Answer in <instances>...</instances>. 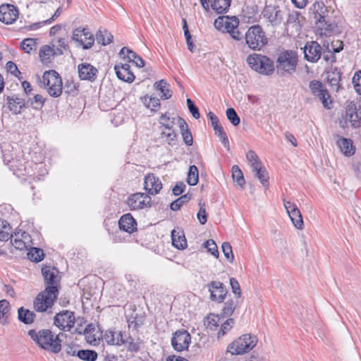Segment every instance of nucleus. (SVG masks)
Instances as JSON below:
<instances>
[{
	"label": "nucleus",
	"mask_w": 361,
	"mask_h": 361,
	"mask_svg": "<svg viewBox=\"0 0 361 361\" xmlns=\"http://www.w3.org/2000/svg\"><path fill=\"white\" fill-rule=\"evenodd\" d=\"M59 271L55 267L45 266L42 269L46 284L45 289L37 294L33 301L34 309L37 312H49L51 309L59 293L57 286Z\"/></svg>",
	"instance_id": "obj_1"
},
{
	"label": "nucleus",
	"mask_w": 361,
	"mask_h": 361,
	"mask_svg": "<svg viewBox=\"0 0 361 361\" xmlns=\"http://www.w3.org/2000/svg\"><path fill=\"white\" fill-rule=\"evenodd\" d=\"M27 334L42 349L55 354L61 350L62 341L59 338L60 334L55 336L49 329H42L39 331L30 329Z\"/></svg>",
	"instance_id": "obj_2"
},
{
	"label": "nucleus",
	"mask_w": 361,
	"mask_h": 361,
	"mask_svg": "<svg viewBox=\"0 0 361 361\" xmlns=\"http://www.w3.org/2000/svg\"><path fill=\"white\" fill-rule=\"evenodd\" d=\"M298 54L293 50H284L277 57L275 69L280 76L292 75L295 72L298 65Z\"/></svg>",
	"instance_id": "obj_3"
},
{
	"label": "nucleus",
	"mask_w": 361,
	"mask_h": 361,
	"mask_svg": "<svg viewBox=\"0 0 361 361\" xmlns=\"http://www.w3.org/2000/svg\"><path fill=\"white\" fill-rule=\"evenodd\" d=\"M247 63L255 71L264 75H270L275 71V65L270 58L259 54H252L247 57Z\"/></svg>",
	"instance_id": "obj_4"
},
{
	"label": "nucleus",
	"mask_w": 361,
	"mask_h": 361,
	"mask_svg": "<svg viewBox=\"0 0 361 361\" xmlns=\"http://www.w3.org/2000/svg\"><path fill=\"white\" fill-rule=\"evenodd\" d=\"M245 44L254 51L261 50L267 43L268 39L259 25L250 26L245 34Z\"/></svg>",
	"instance_id": "obj_5"
},
{
	"label": "nucleus",
	"mask_w": 361,
	"mask_h": 361,
	"mask_svg": "<svg viewBox=\"0 0 361 361\" xmlns=\"http://www.w3.org/2000/svg\"><path fill=\"white\" fill-rule=\"evenodd\" d=\"M257 341V336L243 334L228 345L226 352L231 355L245 354L256 346Z\"/></svg>",
	"instance_id": "obj_6"
},
{
	"label": "nucleus",
	"mask_w": 361,
	"mask_h": 361,
	"mask_svg": "<svg viewBox=\"0 0 361 361\" xmlns=\"http://www.w3.org/2000/svg\"><path fill=\"white\" fill-rule=\"evenodd\" d=\"M42 82L50 96L58 97L61 94L62 79L56 71L49 70L45 71L42 75Z\"/></svg>",
	"instance_id": "obj_7"
},
{
	"label": "nucleus",
	"mask_w": 361,
	"mask_h": 361,
	"mask_svg": "<svg viewBox=\"0 0 361 361\" xmlns=\"http://www.w3.org/2000/svg\"><path fill=\"white\" fill-rule=\"evenodd\" d=\"M309 88L311 94L322 102L324 108L326 109H331V97L324 85L320 80H311L309 83Z\"/></svg>",
	"instance_id": "obj_8"
},
{
	"label": "nucleus",
	"mask_w": 361,
	"mask_h": 361,
	"mask_svg": "<svg viewBox=\"0 0 361 361\" xmlns=\"http://www.w3.org/2000/svg\"><path fill=\"white\" fill-rule=\"evenodd\" d=\"M262 16L272 26H279L284 18V11L276 4H267L263 11Z\"/></svg>",
	"instance_id": "obj_9"
},
{
	"label": "nucleus",
	"mask_w": 361,
	"mask_h": 361,
	"mask_svg": "<svg viewBox=\"0 0 361 361\" xmlns=\"http://www.w3.org/2000/svg\"><path fill=\"white\" fill-rule=\"evenodd\" d=\"M75 323V314L70 310H62L54 317V324L63 331H70Z\"/></svg>",
	"instance_id": "obj_10"
},
{
	"label": "nucleus",
	"mask_w": 361,
	"mask_h": 361,
	"mask_svg": "<svg viewBox=\"0 0 361 361\" xmlns=\"http://www.w3.org/2000/svg\"><path fill=\"white\" fill-rule=\"evenodd\" d=\"M19 16V10L17 6L6 4L0 6V21L11 25L16 21Z\"/></svg>",
	"instance_id": "obj_11"
},
{
	"label": "nucleus",
	"mask_w": 361,
	"mask_h": 361,
	"mask_svg": "<svg viewBox=\"0 0 361 361\" xmlns=\"http://www.w3.org/2000/svg\"><path fill=\"white\" fill-rule=\"evenodd\" d=\"M190 342L191 336L185 330L176 331L171 339V345L173 349L179 352L188 349Z\"/></svg>",
	"instance_id": "obj_12"
},
{
	"label": "nucleus",
	"mask_w": 361,
	"mask_h": 361,
	"mask_svg": "<svg viewBox=\"0 0 361 361\" xmlns=\"http://www.w3.org/2000/svg\"><path fill=\"white\" fill-rule=\"evenodd\" d=\"M304 58L311 63H316L321 58L322 48L316 41L307 42L303 48Z\"/></svg>",
	"instance_id": "obj_13"
},
{
	"label": "nucleus",
	"mask_w": 361,
	"mask_h": 361,
	"mask_svg": "<svg viewBox=\"0 0 361 361\" xmlns=\"http://www.w3.org/2000/svg\"><path fill=\"white\" fill-rule=\"evenodd\" d=\"M127 204L131 210L150 207L151 197L145 193H135L128 198Z\"/></svg>",
	"instance_id": "obj_14"
},
{
	"label": "nucleus",
	"mask_w": 361,
	"mask_h": 361,
	"mask_svg": "<svg viewBox=\"0 0 361 361\" xmlns=\"http://www.w3.org/2000/svg\"><path fill=\"white\" fill-rule=\"evenodd\" d=\"M210 293V300L217 302H222L228 293L223 283L219 281H212L207 284Z\"/></svg>",
	"instance_id": "obj_15"
},
{
	"label": "nucleus",
	"mask_w": 361,
	"mask_h": 361,
	"mask_svg": "<svg viewBox=\"0 0 361 361\" xmlns=\"http://www.w3.org/2000/svg\"><path fill=\"white\" fill-rule=\"evenodd\" d=\"M283 204L295 227L298 229H302L304 226L303 219L297 205L290 201H286L285 199H283Z\"/></svg>",
	"instance_id": "obj_16"
},
{
	"label": "nucleus",
	"mask_w": 361,
	"mask_h": 361,
	"mask_svg": "<svg viewBox=\"0 0 361 361\" xmlns=\"http://www.w3.org/2000/svg\"><path fill=\"white\" fill-rule=\"evenodd\" d=\"M346 115L351 126L355 128H359L361 125V104L350 102L346 108Z\"/></svg>",
	"instance_id": "obj_17"
},
{
	"label": "nucleus",
	"mask_w": 361,
	"mask_h": 361,
	"mask_svg": "<svg viewBox=\"0 0 361 361\" xmlns=\"http://www.w3.org/2000/svg\"><path fill=\"white\" fill-rule=\"evenodd\" d=\"M310 12L313 16L314 23L320 22L321 20L324 22L325 19L326 20L331 17L329 8L322 1H315L310 7Z\"/></svg>",
	"instance_id": "obj_18"
},
{
	"label": "nucleus",
	"mask_w": 361,
	"mask_h": 361,
	"mask_svg": "<svg viewBox=\"0 0 361 361\" xmlns=\"http://www.w3.org/2000/svg\"><path fill=\"white\" fill-rule=\"evenodd\" d=\"M98 70L88 63L78 65V75L80 80L93 82L97 78Z\"/></svg>",
	"instance_id": "obj_19"
},
{
	"label": "nucleus",
	"mask_w": 361,
	"mask_h": 361,
	"mask_svg": "<svg viewBox=\"0 0 361 361\" xmlns=\"http://www.w3.org/2000/svg\"><path fill=\"white\" fill-rule=\"evenodd\" d=\"M317 31L321 36H331L337 32V24L329 17L326 20L315 23Z\"/></svg>",
	"instance_id": "obj_20"
},
{
	"label": "nucleus",
	"mask_w": 361,
	"mask_h": 361,
	"mask_svg": "<svg viewBox=\"0 0 361 361\" xmlns=\"http://www.w3.org/2000/svg\"><path fill=\"white\" fill-rule=\"evenodd\" d=\"M6 100L8 108L14 114H20L23 109L27 108L25 99L19 97L17 94L7 96Z\"/></svg>",
	"instance_id": "obj_21"
},
{
	"label": "nucleus",
	"mask_w": 361,
	"mask_h": 361,
	"mask_svg": "<svg viewBox=\"0 0 361 361\" xmlns=\"http://www.w3.org/2000/svg\"><path fill=\"white\" fill-rule=\"evenodd\" d=\"M114 70L117 78L122 81L131 83L135 78L133 73L130 71V66L128 63L116 64Z\"/></svg>",
	"instance_id": "obj_22"
},
{
	"label": "nucleus",
	"mask_w": 361,
	"mask_h": 361,
	"mask_svg": "<svg viewBox=\"0 0 361 361\" xmlns=\"http://www.w3.org/2000/svg\"><path fill=\"white\" fill-rule=\"evenodd\" d=\"M144 187L148 194L156 195L162 188V183L158 177L149 174L145 178Z\"/></svg>",
	"instance_id": "obj_23"
},
{
	"label": "nucleus",
	"mask_w": 361,
	"mask_h": 361,
	"mask_svg": "<svg viewBox=\"0 0 361 361\" xmlns=\"http://www.w3.org/2000/svg\"><path fill=\"white\" fill-rule=\"evenodd\" d=\"M120 230L132 233L137 230V221L131 214L127 213L121 216L118 221Z\"/></svg>",
	"instance_id": "obj_24"
},
{
	"label": "nucleus",
	"mask_w": 361,
	"mask_h": 361,
	"mask_svg": "<svg viewBox=\"0 0 361 361\" xmlns=\"http://www.w3.org/2000/svg\"><path fill=\"white\" fill-rule=\"evenodd\" d=\"M119 55L123 56L124 59H127L128 61L135 63L137 67L142 68L145 66L144 60L135 51L128 47H123L121 49Z\"/></svg>",
	"instance_id": "obj_25"
},
{
	"label": "nucleus",
	"mask_w": 361,
	"mask_h": 361,
	"mask_svg": "<svg viewBox=\"0 0 361 361\" xmlns=\"http://www.w3.org/2000/svg\"><path fill=\"white\" fill-rule=\"evenodd\" d=\"M326 79L331 87L338 91L341 87L340 81L342 73L337 67H331L326 71Z\"/></svg>",
	"instance_id": "obj_26"
},
{
	"label": "nucleus",
	"mask_w": 361,
	"mask_h": 361,
	"mask_svg": "<svg viewBox=\"0 0 361 361\" xmlns=\"http://www.w3.org/2000/svg\"><path fill=\"white\" fill-rule=\"evenodd\" d=\"M337 145L342 153L346 157H350L354 154L355 148L353 146L352 140L339 137L337 140Z\"/></svg>",
	"instance_id": "obj_27"
},
{
	"label": "nucleus",
	"mask_w": 361,
	"mask_h": 361,
	"mask_svg": "<svg viewBox=\"0 0 361 361\" xmlns=\"http://www.w3.org/2000/svg\"><path fill=\"white\" fill-rule=\"evenodd\" d=\"M104 338L109 345H121L125 343V339L121 332L116 333L111 330H108L105 332Z\"/></svg>",
	"instance_id": "obj_28"
},
{
	"label": "nucleus",
	"mask_w": 361,
	"mask_h": 361,
	"mask_svg": "<svg viewBox=\"0 0 361 361\" xmlns=\"http://www.w3.org/2000/svg\"><path fill=\"white\" fill-rule=\"evenodd\" d=\"M39 56L41 62L44 65H48L52 62L54 55L53 50H51V45H43L40 47L39 51Z\"/></svg>",
	"instance_id": "obj_29"
},
{
	"label": "nucleus",
	"mask_w": 361,
	"mask_h": 361,
	"mask_svg": "<svg viewBox=\"0 0 361 361\" xmlns=\"http://www.w3.org/2000/svg\"><path fill=\"white\" fill-rule=\"evenodd\" d=\"M212 8L218 14L225 13L231 6V0H211Z\"/></svg>",
	"instance_id": "obj_30"
},
{
	"label": "nucleus",
	"mask_w": 361,
	"mask_h": 361,
	"mask_svg": "<svg viewBox=\"0 0 361 361\" xmlns=\"http://www.w3.org/2000/svg\"><path fill=\"white\" fill-rule=\"evenodd\" d=\"M36 314L34 312L25 309L23 307H20L18 310V319L25 324H30L33 323Z\"/></svg>",
	"instance_id": "obj_31"
},
{
	"label": "nucleus",
	"mask_w": 361,
	"mask_h": 361,
	"mask_svg": "<svg viewBox=\"0 0 361 361\" xmlns=\"http://www.w3.org/2000/svg\"><path fill=\"white\" fill-rule=\"evenodd\" d=\"M114 36L106 29H99L96 33V40L98 44L103 46L111 44L113 42Z\"/></svg>",
	"instance_id": "obj_32"
},
{
	"label": "nucleus",
	"mask_w": 361,
	"mask_h": 361,
	"mask_svg": "<svg viewBox=\"0 0 361 361\" xmlns=\"http://www.w3.org/2000/svg\"><path fill=\"white\" fill-rule=\"evenodd\" d=\"M142 104L152 111L157 112L161 107L160 100L154 97H149L147 94L141 97Z\"/></svg>",
	"instance_id": "obj_33"
},
{
	"label": "nucleus",
	"mask_w": 361,
	"mask_h": 361,
	"mask_svg": "<svg viewBox=\"0 0 361 361\" xmlns=\"http://www.w3.org/2000/svg\"><path fill=\"white\" fill-rule=\"evenodd\" d=\"M145 317L144 314L135 313L128 318V326L134 330H137L144 325Z\"/></svg>",
	"instance_id": "obj_34"
},
{
	"label": "nucleus",
	"mask_w": 361,
	"mask_h": 361,
	"mask_svg": "<svg viewBox=\"0 0 361 361\" xmlns=\"http://www.w3.org/2000/svg\"><path fill=\"white\" fill-rule=\"evenodd\" d=\"M172 245L177 249L183 250L187 246V240L184 234L180 235L175 230L171 232Z\"/></svg>",
	"instance_id": "obj_35"
},
{
	"label": "nucleus",
	"mask_w": 361,
	"mask_h": 361,
	"mask_svg": "<svg viewBox=\"0 0 361 361\" xmlns=\"http://www.w3.org/2000/svg\"><path fill=\"white\" fill-rule=\"evenodd\" d=\"M231 171L233 181L236 183L241 189H243L245 184V180L239 166L237 165L233 166Z\"/></svg>",
	"instance_id": "obj_36"
},
{
	"label": "nucleus",
	"mask_w": 361,
	"mask_h": 361,
	"mask_svg": "<svg viewBox=\"0 0 361 361\" xmlns=\"http://www.w3.org/2000/svg\"><path fill=\"white\" fill-rule=\"evenodd\" d=\"M167 85L168 84L164 80H161L154 83L156 90L160 91L161 93V98L162 99H169L172 97V92L166 87Z\"/></svg>",
	"instance_id": "obj_37"
},
{
	"label": "nucleus",
	"mask_w": 361,
	"mask_h": 361,
	"mask_svg": "<svg viewBox=\"0 0 361 361\" xmlns=\"http://www.w3.org/2000/svg\"><path fill=\"white\" fill-rule=\"evenodd\" d=\"M76 356L84 361H96L98 354L94 350H79L76 353Z\"/></svg>",
	"instance_id": "obj_38"
},
{
	"label": "nucleus",
	"mask_w": 361,
	"mask_h": 361,
	"mask_svg": "<svg viewBox=\"0 0 361 361\" xmlns=\"http://www.w3.org/2000/svg\"><path fill=\"white\" fill-rule=\"evenodd\" d=\"M192 198V195L189 192L181 195L180 197L173 201L170 204V208L173 211H178L180 207L188 202Z\"/></svg>",
	"instance_id": "obj_39"
},
{
	"label": "nucleus",
	"mask_w": 361,
	"mask_h": 361,
	"mask_svg": "<svg viewBox=\"0 0 361 361\" xmlns=\"http://www.w3.org/2000/svg\"><path fill=\"white\" fill-rule=\"evenodd\" d=\"M161 136L162 138L166 137V142L169 145H174L177 140V133L173 128H162Z\"/></svg>",
	"instance_id": "obj_40"
},
{
	"label": "nucleus",
	"mask_w": 361,
	"mask_h": 361,
	"mask_svg": "<svg viewBox=\"0 0 361 361\" xmlns=\"http://www.w3.org/2000/svg\"><path fill=\"white\" fill-rule=\"evenodd\" d=\"M45 99L41 94H35L33 98H28L26 101L27 108L31 106L35 110H39L44 106Z\"/></svg>",
	"instance_id": "obj_41"
},
{
	"label": "nucleus",
	"mask_w": 361,
	"mask_h": 361,
	"mask_svg": "<svg viewBox=\"0 0 361 361\" xmlns=\"http://www.w3.org/2000/svg\"><path fill=\"white\" fill-rule=\"evenodd\" d=\"M199 180L198 169L196 166L192 165L189 167L188 173L187 183L188 185L194 186L197 184Z\"/></svg>",
	"instance_id": "obj_42"
},
{
	"label": "nucleus",
	"mask_w": 361,
	"mask_h": 361,
	"mask_svg": "<svg viewBox=\"0 0 361 361\" xmlns=\"http://www.w3.org/2000/svg\"><path fill=\"white\" fill-rule=\"evenodd\" d=\"M27 257L32 262H41L44 257V251L41 248L31 247L27 252Z\"/></svg>",
	"instance_id": "obj_43"
},
{
	"label": "nucleus",
	"mask_w": 361,
	"mask_h": 361,
	"mask_svg": "<svg viewBox=\"0 0 361 361\" xmlns=\"http://www.w3.org/2000/svg\"><path fill=\"white\" fill-rule=\"evenodd\" d=\"M20 48L24 52L30 54L32 51L37 49V39L34 38H26L20 42Z\"/></svg>",
	"instance_id": "obj_44"
},
{
	"label": "nucleus",
	"mask_w": 361,
	"mask_h": 361,
	"mask_svg": "<svg viewBox=\"0 0 361 361\" xmlns=\"http://www.w3.org/2000/svg\"><path fill=\"white\" fill-rule=\"evenodd\" d=\"M255 178H257L264 188L269 187V176L267 169L263 167L258 169V171L254 172Z\"/></svg>",
	"instance_id": "obj_45"
},
{
	"label": "nucleus",
	"mask_w": 361,
	"mask_h": 361,
	"mask_svg": "<svg viewBox=\"0 0 361 361\" xmlns=\"http://www.w3.org/2000/svg\"><path fill=\"white\" fill-rule=\"evenodd\" d=\"M323 47L325 49L323 56L324 60L326 62H330L331 63H335L336 61V57L335 56L336 53L331 51L329 42L325 40L323 42Z\"/></svg>",
	"instance_id": "obj_46"
},
{
	"label": "nucleus",
	"mask_w": 361,
	"mask_h": 361,
	"mask_svg": "<svg viewBox=\"0 0 361 361\" xmlns=\"http://www.w3.org/2000/svg\"><path fill=\"white\" fill-rule=\"evenodd\" d=\"M62 12V8L61 6H59L56 10V11L54 12V13L53 14V16L42 22V23H33L32 25H30L28 27V30H35V29H37V28H39L41 25V24H50L55 19H56L61 13Z\"/></svg>",
	"instance_id": "obj_47"
},
{
	"label": "nucleus",
	"mask_w": 361,
	"mask_h": 361,
	"mask_svg": "<svg viewBox=\"0 0 361 361\" xmlns=\"http://www.w3.org/2000/svg\"><path fill=\"white\" fill-rule=\"evenodd\" d=\"M236 307V304L233 300H228L225 303L221 310V314L224 317H230L233 313Z\"/></svg>",
	"instance_id": "obj_48"
},
{
	"label": "nucleus",
	"mask_w": 361,
	"mask_h": 361,
	"mask_svg": "<svg viewBox=\"0 0 361 361\" xmlns=\"http://www.w3.org/2000/svg\"><path fill=\"white\" fill-rule=\"evenodd\" d=\"M82 30H85L84 34H82V36L85 38L83 49H89L94 44V38L93 35L89 31L88 28L84 27L82 28Z\"/></svg>",
	"instance_id": "obj_49"
},
{
	"label": "nucleus",
	"mask_w": 361,
	"mask_h": 361,
	"mask_svg": "<svg viewBox=\"0 0 361 361\" xmlns=\"http://www.w3.org/2000/svg\"><path fill=\"white\" fill-rule=\"evenodd\" d=\"M214 131H215V135L217 137H219V138L220 139L221 142H222V144L224 145L225 148H226V149L228 151H229L230 150L229 140H228V136H227L226 132L224 131L223 127L221 126L219 128H216L214 130Z\"/></svg>",
	"instance_id": "obj_50"
},
{
	"label": "nucleus",
	"mask_w": 361,
	"mask_h": 361,
	"mask_svg": "<svg viewBox=\"0 0 361 361\" xmlns=\"http://www.w3.org/2000/svg\"><path fill=\"white\" fill-rule=\"evenodd\" d=\"M9 310V302L6 300H0V320L1 322H6Z\"/></svg>",
	"instance_id": "obj_51"
},
{
	"label": "nucleus",
	"mask_w": 361,
	"mask_h": 361,
	"mask_svg": "<svg viewBox=\"0 0 361 361\" xmlns=\"http://www.w3.org/2000/svg\"><path fill=\"white\" fill-rule=\"evenodd\" d=\"M226 116L228 120L234 126H237L240 124V119L237 112L233 108H228L226 110Z\"/></svg>",
	"instance_id": "obj_52"
},
{
	"label": "nucleus",
	"mask_w": 361,
	"mask_h": 361,
	"mask_svg": "<svg viewBox=\"0 0 361 361\" xmlns=\"http://www.w3.org/2000/svg\"><path fill=\"white\" fill-rule=\"evenodd\" d=\"M124 344H127V350L132 353L138 352L140 348V343L139 341H135L134 338L130 336L125 340Z\"/></svg>",
	"instance_id": "obj_53"
},
{
	"label": "nucleus",
	"mask_w": 361,
	"mask_h": 361,
	"mask_svg": "<svg viewBox=\"0 0 361 361\" xmlns=\"http://www.w3.org/2000/svg\"><path fill=\"white\" fill-rule=\"evenodd\" d=\"M200 209L197 214V218L202 225H204L207 221V213L205 209V203L199 202Z\"/></svg>",
	"instance_id": "obj_54"
},
{
	"label": "nucleus",
	"mask_w": 361,
	"mask_h": 361,
	"mask_svg": "<svg viewBox=\"0 0 361 361\" xmlns=\"http://www.w3.org/2000/svg\"><path fill=\"white\" fill-rule=\"evenodd\" d=\"M221 249L225 257L229 262L233 263L234 260V255L233 254L231 244L228 242L223 243Z\"/></svg>",
	"instance_id": "obj_55"
},
{
	"label": "nucleus",
	"mask_w": 361,
	"mask_h": 361,
	"mask_svg": "<svg viewBox=\"0 0 361 361\" xmlns=\"http://www.w3.org/2000/svg\"><path fill=\"white\" fill-rule=\"evenodd\" d=\"M233 324L234 319L233 318H228L225 322H224L217 334L218 338L224 336L228 331H230Z\"/></svg>",
	"instance_id": "obj_56"
},
{
	"label": "nucleus",
	"mask_w": 361,
	"mask_h": 361,
	"mask_svg": "<svg viewBox=\"0 0 361 361\" xmlns=\"http://www.w3.org/2000/svg\"><path fill=\"white\" fill-rule=\"evenodd\" d=\"M159 122L161 128H173L174 118L171 119L170 117L167 116V114L165 113L161 114V116L159 117Z\"/></svg>",
	"instance_id": "obj_57"
},
{
	"label": "nucleus",
	"mask_w": 361,
	"mask_h": 361,
	"mask_svg": "<svg viewBox=\"0 0 361 361\" xmlns=\"http://www.w3.org/2000/svg\"><path fill=\"white\" fill-rule=\"evenodd\" d=\"M207 327L211 330H216L219 325L220 318L218 315L210 314L207 317Z\"/></svg>",
	"instance_id": "obj_58"
},
{
	"label": "nucleus",
	"mask_w": 361,
	"mask_h": 361,
	"mask_svg": "<svg viewBox=\"0 0 361 361\" xmlns=\"http://www.w3.org/2000/svg\"><path fill=\"white\" fill-rule=\"evenodd\" d=\"M82 28L78 27L73 32L72 39L78 43V46H82L83 48L84 39H82V34H84Z\"/></svg>",
	"instance_id": "obj_59"
},
{
	"label": "nucleus",
	"mask_w": 361,
	"mask_h": 361,
	"mask_svg": "<svg viewBox=\"0 0 361 361\" xmlns=\"http://www.w3.org/2000/svg\"><path fill=\"white\" fill-rule=\"evenodd\" d=\"M204 246L213 256L216 258L219 257L218 247L216 243L213 240H207L204 243Z\"/></svg>",
	"instance_id": "obj_60"
},
{
	"label": "nucleus",
	"mask_w": 361,
	"mask_h": 361,
	"mask_svg": "<svg viewBox=\"0 0 361 361\" xmlns=\"http://www.w3.org/2000/svg\"><path fill=\"white\" fill-rule=\"evenodd\" d=\"M186 102L188 108L191 114L192 115V116L195 118L198 119L200 117V114L198 107L195 105L194 102L190 98L187 99Z\"/></svg>",
	"instance_id": "obj_61"
},
{
	"label": "nucleus",
	"mask_w": 361,
	"mask_h": 361,
	"mask_svg": "<svg viewBox=\"0 0 361 361\" xmlns=\"http://www.w3.org/2000/svg\"><path fill=\"white\" fill-rule=\"evenodd\" d=\"M238 25L239 20L236 16L229 17V20H226L225 29H226V31L229 32L233 30L238 28Z\"/></svg>",
	"instance_id": "obj_62"
},
{
	"label": "nucleus",
	"mask_w": 361,
	"mask_h": 361,
	"mask_svg": "<svg viewBox=\"0 0 361 361\" xmlns=\"http://www.w3.org/2000/svg\"><path fill=\"white\" fill-rule=\"evenodd\" d=\"M353 83L355 91L361 94V71H358L354 74Z\"/></svg>",
	"instance_id": "obj_63"
},
{
	"label": "nucleus",
	"mask_w": 361,
	"mask_h": 361,
	"mask_svg": "<svg viewBox=\"0 0 361 361\" xmlns=\"http://www.w3.org/2000/svg\"><path fill=\"white\" fill-rule=\"evenodd\" d=\"M300 13L298 11H293L290 12L288 16L286 24H300Z\"/></svg>",
	"instance_id": "obj_64"
}]
</instances>
